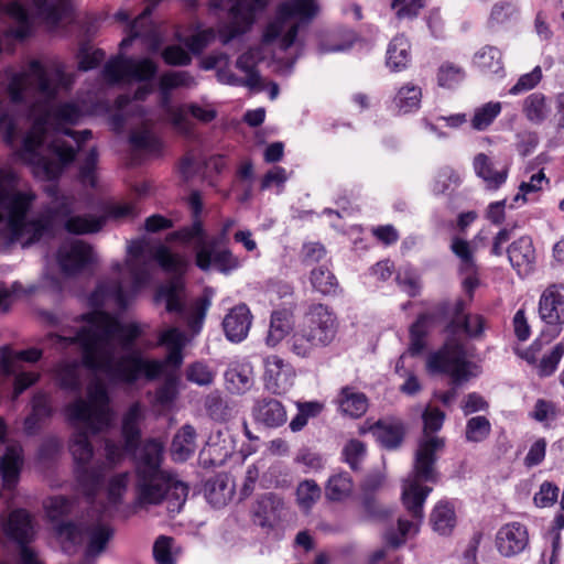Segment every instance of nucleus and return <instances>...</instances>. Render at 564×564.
<instances>
[{
	"mask_svg": "<svg viewBox=\"0 0 564 564\" xmlns=\"http://www.w3.org/2000/svg\"><path fill=\"white\" fill-rule=\"evenodd\" d=\"M140 335L138 324H121L110 314L95 311L82 316L75 326L63 327L61 333L47 336L55 349L78 352L84 362H61L56 368L58 384L79 394L89 379L86 398L77 395L65 406L66 420L74 429L68 448L75 478L88 497L100 488L106 474L123 458L122 447L111 440L105 441V459L95 456L89 437L111 425L113 412L105 383L93 372H102L110 381L123 383H133L142 375L148 379L156 378L164 362L145 359L134 349Z\"/></svg>",
	"mask_w": 564,
	"mask_h": 564,
	"instance_id": "nucleus-1",
	"label": "nucleus"
},
{
	"mask_svg": "<svg viewBox=\"0 0 564 564\" xmlns=\"http://www.w3.org/2000/svg\"><path fill=\"white\" fill-rule=\"evenodd\" d=\"M292 327L291 313L288 311H275L271 315V323L267 336V344L271 347L278 345Z\"/></svg>",
	"mask_w": 564,
	"mask_h": 564,
	"instance_id": "nucleus-45",
	"label": "nucleus"
},
{
	"mask_svg": "<svg viewBox=\"0 0 564 564\" xmlns=\"http://www.w3.org/2000/svg\"><path fill=\"white\" fill-rule=\"evenodd\" d=\"M354 490V484L348 473H338L329 477L325 496L330 501H343L347 499Z\"/></svg>",
	"mask_w": 564,
	"mask_h": 564,
	"instance_id": "nucleus-43",
	"label": "nucleus"
},
{
	"mask_svg": "<svg viewBox=\"0 0 564 564\" xmlns=\"http://www.w3.org/2000/svg\"><path fill=\"white\" fill-rule=\"evenodd\" d=\"M508 258L520 275H528L535 263V250L531 238L523 236L513 241L508 248Z\"/></svg>",
	"mask_w": 564,
	"mask_h": 564,
	"instance_id": "nucleus-25",
	"label": "nucleus"
},
{
	"mask_svg": "<svg viewBox=\"0 0 564 564\" xmlns=\"http://www.w3.org/2000/svg\"><path fill=\"white\" fill-rule=\"evenodd\" d=\"M129 482V473H120L110 478L108 484V499L111 503L121 501L123 495L127 492Z\"/></svg>",
	"mask_w": 564,
	"mask_h": 564,
	"instance_id": "nucleus-64",
	"label": "nucleus"
},
{
	"mask_svg": "<svg viewBox=\"0 0 564 564\" xmlns=\"http://www.w3.org/2000/svg\"><path fill=\"white\" fill-rule=\"evenodd\" d=\"M464 78L465 70L454 63L446 62L438 68L437 80L442 87L454 88L460 84Z\"/></svg>",
	"mask_w": 564,
	"mask_h": 564,
	"instance_id": "nucleus-53",
	"label": "nucleus"
},
{
	"mask_svg": "<svg viewBox=\"0 0 564 564\" xmlns=\"http://www.w3.org/2000/svg\"><path fill=\"white\" fill-rule=\"evenodd\" d=\"M130 143L135 150L151 154H156L161 150L159 139L145 123H142V126L132 130L130 134Z\"/></svg>",
	"mask_w": 564,
	"mask_h": 564,
	"instance_id": "nucleus-48",
	"label": "nucleus"
},
{
	"mask_svg": "<svg viewBox=\"0 0 564 564\" xmlns=\"http://www.w3.org/2000/svg\"><path fill=\"white\" fill-rule=\"evenodd\" d=\"M459 184V175L452 167H443L438 171L433 184L435 194H445Z\"/></svg>",
	"mask_w": 564,
	"mask_h": 564,
	"instance_id": "nucleus-59",
	"label": "nucleus"
},
{
	"mask_svg": "<svg viewBox=\"0 0 564 564\" xmlns=\"http://www.w3.org/2000/svg\"><path fill=\"white\" fill-rule=\"evenodd\" d=\"M313 288L322 294L328 295L336 292L337 280L328 268L322 265L311 272Z\"/></svg>",
	"mask_w": 564,
	"mask_h": 564,
	"instance_id": "nucleus-52",
	"label": "nucleus"
},
{
	"mask_svg": "<svg viewBox=\"0 0 564 564\" xmlns=\"http://www.w3.org/2000/svg\"><path fill=\"white\" fill-rule=\"evenodd\" d=\"M155 260L160 267L167 273L175 276L167 283L161 285L155 294V303L164 304L166 312L175 313L186 319L188 326L194 333H198L207 305L198 306L189 315L185 307V288L181 275L186 271L188 261L186 257L172 253L167 247L159 246L153 256L147 251V246L141 240L129 243L128 254L124 264L115 263L112 269L118 275H122L123 268L130 276L129 286L124 285L122 280H105L98 284L90 296V303L94 306H101L112 302L120 308H126L137 292L147 285L151 279L152 260Z\"/></svg>",
	"mask_w": 564,
	"mask_h": 564,
	"instance_id": "nucleus-4",
	"label": "nucleus"
},
{
	"mask_svg": "<svg viewBox=\"0 0 564 564\" xmlns=\"http://www.w3.org/2000/svg\"><path fill=\"white\" fill-rule=\"evenodd\" d=\"M523 113L533 123H542L550 113L546 97L541 93H533L523 100Z\"/></svg>",
	"mask_w": 564,
	"mask_h": 564,
	"instance_id": "nucleus-44",
	"label": "nucleus"
},
{
	"mask_svg": "<svg viewBox=\"0 0 564 564\" xmlns=\"http://www.w3.org/2000/svg\"><path fill=\"white\" fill-rule=\"evenodd\" d=\"M317 13L315 0H288L278 7L274 18L267 24L261 46L251 47L238 56L236 68L243 76H237L230 69L229 57L225 53L205 57L203 68L216 69L217 79L221 84L261 90L262 78L258 65L264 58L263 50L272 48L275 72L289 75L304 51V42L299 37V32Z\"/></svg>",
	"mask_w": 564,
	"mask_h": 564,
	"instance_id": "nucleus-3",
	"label": "nucleus"
},
{
	"mask_svg": "<svg viewBox=\"0 0 564 564\" xmlns=\"http://www.w3.org/2000/svg\"><path fill=\"white\" fill-rule=\"evenodd\" d=\"M299 326L304 329L317 345L328 346L337 333V319L334 313L323 304L310 307Z\"/></svg>",
	"mask_w": 564,
	"mask_h": 564,
	"instance_id": "nucleus-14",
	"label": "nucleus"
},
{
	"mask_svg": "<svg viewBox=\"0 0 564 564\" xmlns=\"http://www.w3.org/2000/svg\"><path fill=\"white\" fill-rule=\"evenodd\" d=\"M549 184V178L543 170L530 175L528 181H522L519 185V192L513 197V203H527L535 199V194L541 192Z\"/></svg>",
	"mask_w": 564,
	"mask_h": 564,
	"instance_id": "nucleus-47",
	"label": "nucleus"
},
{
	"mask_svg": "<svg viewBox=\"0 0 564 564\" xmlns=\"http://www.w3.org/2000/svg\"><path fill=\"white\" fill-rule=\"evenodd\" d=\"M0 525L7 538L19 545L28 544L34 536L32 518L24 509L0 514Z\"/></svg>",
	"mask_w": 564,
	"mask_h": 564,
	"instance_id": "nucleus-18",
	"label": "nucleus"
},
{
	"mask_svg": "<svg viewBox=\"0 0 564 564\" xmlns=\"http://www.w3.org/2000/svg\"><path fill=\"white\" fill-rule=\"evenodd\" d=\"M172 538L161 535L153 545V556L158 564H175Z\"/></svg>",
	"mask_w": 564,
	"mask_h": 564,
	"instance_id": "nucleus-62",
	"label": "nucleus"
},
{
	"mask_svg": "<svg viewBox=\"0 0 564 564\" xmlns=\"http://www.w3.org/2000/svg\"><path fill=\"white\" fill-rule=\"evenodd\" d=\"M152 9L145 8L144 11L128 26V36L124 37L120 46L128 47L135 39H141L151 52H156L163 41L159 26L151 21Z\"/></svg>",
	"mask_w": 564,
	"mask_h": 564,
	"instance_id": "nucleus-16",
	"label": "nucleus"
},
{
	"mask_svg": "<svg viewBox=\"0 0 564 564\" xmlns=\"http://www.w3.org/2000/svg\"><path fill=\"white\" fill-rule=\"evenodd\" d=\"M294 371L290 364L276 355L264 359V387L274 394H282L293 386Z\"/></svg>",
	"mask_w": 564,
	"mask_h": 564,
	"instance_id": "nucleus-17",
	"label": "nucleus"
},
{
	"mask_svg": "<svg viewBox=\"0 0 564 564\" xmlns=\"http://www.w3.org/2000/svg\"><path fill=\"white\" fill-rule=\"evenodd\" d=\"M465 302L457 300L454 305L444 303L437 308V314H423L410 328L411 355H419L425 346L424 336L431 323L437 317H448L446 326L447 339L442 349L432 354L426 362L432 373H447L455 384H460L478 377L481 373L479 364L469 359L468 349L456 339V335L464 332L469 337L481 335L485 319L480 315H466Z\"/></svg>",
	"mask_w": 564,
	"mask_h": 564,
	"instance_id": "nucleus-6",
	"label": "nucleus"
},
{
	"mask_svg": "<svg viewBox=\"0 0 564 564\" xmlns=\"http://www.w3.org/2000/svg\"><path fill=\"white\" fill-rule=\"evenodd\" d=\"M424 436L420 440L414 456L413 469L402 486V502L413 520H398L397 529L390 528L384 533L387 543L391 546L402 545L408 536L419 532L424 518V502L432 491L427 482L435 484L438 478L435 464L437 452L444 447V440L430 435L443 426L445 414L437 408L427 406L423 412Z\"/></svg>",
	"mask_w": 564,
	"mask_h": 564,
	"instance_id": "nucleus-7",
	"label": "nucleus"
},
{
	"mask_svg": "<svg viewBox=\"0 0 564 564\" xmlns=\"http://www.w3.org/2000/svg\"><path fill=\"white\" fill-rule=\"evenodd\" d=\"M139 209L133 202H111L104 208V216L100 217L104 223L106 219L124 221L135 218L139 215Z\"/></svg>",
	"mask_w": 564,
	"mask_h": 564,
	"instance_id": "nucleus-50",
	"label": "nucleus"
},
{
	"mask_svg": "<svg viewBox=\"0 0 564 564\" xmlns=\"http://www.w3.org/2000/svg\"><path fill=\"white\" fill-rule=\"evenodd\" d=\"M225 387L231 394L242 395L254 384V373L247 360H235L225 371Z\"/></svg>",
	"mask_w": 564,
	"mask_h": 564,
	"instance_id": "nucleus-21",
	"label": "nucleus"
},
{
	"mask_svg": "<svg viewBox=\"0 0 564 564\" xmlns=\"http://www.w3.org/2000/svg\"><path fill=\"white\" fill-rule=\"evenodd\" d=\"M156 72V64L149 58L133 59L118 56L106 63L102 76L110 84L132 79L145 82L153 78Z\"/></svg>",
	"mask_w": 564,
	"mask_h": 564,
	"instance_id": "nucleus-12",
	"label": "nucleus"
},
{
	"mask_svg": "<svg viewBox=\"0 0 564 564\" xmlns=\"http://www.w3.org/2000/svg\"><path fill=\"white\" fill-rule=\"evenodd\" d=\"M42 357V350L30 348L14 351L6 346L0 349V369L6 376H14L13 398L17 399L24 390L39 380V373L22 370V362H35Z\"/></svg>",
	"mask_w": 564,
	"mask_h": 564,
	"instance_id": "nucleus-11",
	"label": "nucleus"
},
{
	"mask_svg": "<svg viewBox=\"0 0 564 564\" xmlns=\"http://www.w3.org/2000/svg\"><path fill=\"white\" fill-rule=\"evenodd\" d=\"M196 449V432L193 426L184 425L175 434L171 453L172 457L176 462L187 460Z\"/></svg>",
	"mask_w": 564,
	"mask_h": 564,
	"instance_id": "nucleus-38",
	"label": "nucleus"
},
{
	"mask_svg": "<svg viewBox=\"0 0 564 564\" xmlns=\"http://www.w3.org/2000/svg\"><path fill=\"white\" fill-rule=\"evenodd\" d=\"M296 406L299 412L290 422V429L293 432L303 430L308 419L317 416L323 409V405L317 401L297 402Z\"/></svg>",
	"mask_w": 564,
	"mask_h": 564,
	"instance_id": "nucleus-51",
	"label": "nucleus"
},
{
	"mask_svg": "<svg viewBox=\"0 0 564 564\" xmlns=\"http://www.w3.org/2000/svg\"><path fill=\"white\" fill-rule=\"evenodd\" d=\"M163 444L158 440L147 441L135 456L137 508L147 509L166 501L170 513H178L188 496V486L169 470L161 467Z\"/></svg>",
	"mask_w": 564,
	"mask_h": 564,
	"instance_id": "nucleus-8",
	"label": "nucleus"
},
{
	"mask_svg": "<svg viewBox=\"0 0 564 564\" xmlns=\"http://www.w3.org/2000/svg\"><path fill=\"white\" fill-rule=\"evenodd\" d=\"M45 191L51 203L37 216L30 218L29 212L36 199L31 188L18 189V176L14 171L0 169V247L25 239L26 243L40 240L53 223L65 219V229L74 235L99 231L104 226L101 218L93 216H70L74 198L59 195L56 185H48Z\"/></svg>",
	"mask_w": 564,
	"mask_h": 564,
	"instance_id": "nucleus-5",
	"label": "nucleus"
},
{
	"mask_svg": "<svg viewBox=\"0 0 564 564\" xmlns=\"http://www.w3.org/2000/svg\"><path fill=\"white\" fill-rule=\"evenodd\" d=\"M431 523L440 534H449L456 524L454 508L448 502L440 501L431 513Z\"/></svg>",
	"mask_w": 564,
	"mask_h": 564,
	"instance_id": "nucleus-42",
	"label": "nucleus"
},
{
	"mask_svg": "<svg viewBox=\"0 0 564 564\" xmlns=\"http://www.w3.org/2000/svg\"><path fill=\"white\" fill-rule=\"evenodd\" d=\"M336 403L343 414L355 419L362 416L368 409L367 397L351 387L341 388Z\"/></svg>",
	"mask_w": 564,
	"mask_h": 564,
	"instance_id": "nucleus-33",
	"label": "nucleus"
},
{
	"mask_svg": "<svg viewBox=\"0 0 564 564\" xmlns=\"http://www.w3.org/2000/svg\"><path fill=\"white\" fill-rule=\"evenodd\" d=\"M33 17L51 26L57 25L68 14V0H28Z\"/></svg>",
	"mask_w": 564,
	"mask_h": 564,
	"instance_id": "nucleus-28",
	"label": "nucleus"
},
{
	"mask_svg": "<svg viewBox=\"0 0 564 564\" xmlns=\"http://www.w3.org/2000/svg\"><path fill=\"white\" fill-rule=\"evenodd\" d=\"M564 356V344H556L552 350L542 357L539 365L536 366L538 373L541 377L551 376L557 368L561 359Z\"/></svg>",
	"mask_w": 564,
	"mask_h": 564,
	"instance_id": "nucleus-57",
	"label": "nucleus"
},
{
	"mask_svg": "<svg viewBox=\"0 0 564 564\" xmlns=\"http://www.w3.org/2000/svg\"><path fill=\"white\" fill-rule=\"evenodd\" d=\"M159 341L169 351L164 362L173 367H180L183 362L182 351L187 341L185 334L176 327H170L161 333Z\"/></svg>",
	"mask_w": 564,
	"mask_h": 564,
	"instance_id": "nucleus-34",
	"label": "nucleus"
},
{
	"mask_svg": "<svg viewBox=\"0 0 564 564\" xmlns=\"http://www.w3.org/2000/svg\"><path fill=\"white\" fill-rule=\"evenodd\" d=\"M289 350L300 358H310L315 349L321 348L299 325L288 339Z\"/></svg>",
	"mask_w": 564,
	"mask_h": 564,
	"instance_id": "nucleus-49",
	"label": "nucleus"
},
{
	"mask_svg": "<svg viewBox=\"0 0 564 564\" xmlns=\"http://www.w3.org/2000/svg\"><path fill=\"white\" fill-rule=\"evenodd\" d=\"M502 105L499 101L486 102L474 110L470 126L476 131H485L501 113Z\"/></svg>",
	"mask_w": 564,
	"mask_h": 564,
	"instance_id": "nucleus-46",
	"label": "nucleus"
},
{
	"mask_svg": "<svg viewBox=\"0 0 564 564\" xmlns=\"http://www.w3.org/2000/svg\"><path fill=\"white\" fill-rule=\"evenodd\" d=\"M196 245L195 263L202 271L216 269L220 273L229 274L241 267L239 257L228 248H220L216 240L206 241L205 235L194 239Z\"/></svg>",
	"mask_w": 564,
	"mask_h": 564,
	"instance_id": "nucleus-13",
	"label": "nucleus"
},
{
	"mask_svg": "<svg viewBox=\"0 0 564 564\" xmlns=\"http://www.w3.org/2000/svg\"><path fill=\"white\" fill-rule=\"evenodd\" d=\"M6 13L11 20L9 34L17 39H23L31 33L32 17L18 1L11 2L6 8Z\"/></svg>",
	"mask_w": 564,
	"mask_h": 564,
	"instance_id": "nucleus-39",
	"label": "nucleus"
},
{
	"mask_svg": "<svg viewBox=\"0 0 564 564\" xmlns=\"http://www.w3.org/2000/svg\"><path fill=\"white\" fill-rule=\"evenodd\" d=\"M6 83L11 101L25 106L32 116V124L19 149L21 159L32 166L35 176L43 180L58 177L76 154V149L65 137L72 138L77 148L91 138L89 130L75 132L66 128L76 124L83 116L76 104L54 105L58 97L70 90L73 74L67 73L58 61L42 64L33 59L20 72H6Z\"/></svg>",
	"mask_w": 564,
	"mask_h": 564,
	"instance_id": "nucleus-2",
	"label": "nucleus"
},
{
	"mask_svg": "<svg viewBox=\"0 0 564 564\" xmlns=\"http://www.w3.org/2000/svg\"><path fill=\"white\" fill-rule=\"evenodd\" d=\"M490 422L485 416H474L467 421L465 436L468 442H481L490 433Z\"/></svg>",
	"mask_w": 564,
	"mask_h": 564,
	"instance_id": "nucleus-54",
	"label": "nucleus"
},
{
	"mask_svg": "<svg viewBox=\"0 0 564 564\" xmlns=\"http://www.w3.org/2000/svg\"><path fill=\"white\" fill-rule=\"evenodd\" d=\"M235 492L232 479L225 475H219L209 480L206 485V497L216 508L225 506L231 500Z\"/></svg>",
	"mask_w": 564,
	"mask_h": 564,
	"instance_id": "nucleus-37",
	"label": "nucleus"
},
{
	"mask_svg": "<svg viewBox=\"0 0 564 564\" xmlns=\"http://www.w3.org/2000/svg\"><path fill=\"white\" fill-rule=\"evenodd\" d=\"M473 63L485 75H503L505 69L502 62V53L496 46H482L475 53Z\"/></svg>",
	"mask_w": 564,
	"mask_h": 564,
	"instance_id": "nucleus-35",
	"label": "nucleus"
},
{
	"mask_svg": "<svg viewBox=\"0 0 564 564\" xmlns=\"http://www.w3.org/2000/svg\"><path fill=\"white\" fill-rule=\"evenodd\" d=\"M283 509L284 502L280 497L271 492L265 494L258 498L253 506V521L262 528H271L280 520Z\"/></svg>",
	"mask_w": 564,
	"mask_h": 564,
	"instance_id": "nucleus-23",
	"label": "nucleus"
},
{
	"mask_svg": "<svg viewBox=\"0 0 564 564\" xmlns=\"http://www.w3.org/2000/svg\"><path fill=\"white\" fill-rule=\"evenodd\" d=\"M9 100H11L9 98ZM12 106L23 110L24 115H9L3 113L0 116V132L3 134L4 141L14 145V143L22 135V130L24 126L32 124V116H30V110L23 105H17L10 101Z\"/></svg>",
	"mask_w": 564,
	"mask_h": 564,
	"instance_id": "nucleus-29",
	"label": "nucleus"
},
{
	"mask_svg": "<svg viewBox=\"0 0 564 564\" xmlns=\"http://www.w3.org/2000/svg\"><path fill=\"white\" fill-rule=\"evenodd\" d=\"M267 0H210V8L227 12V20L219 22L218 35L223 44L248 32Z\"/></svg>",
	"mask_w": 564,
	"mask_h": 564,
	"instance_id": "nucleus-10",
	"label": "nucleus"
},
{
	"mask_svg": "<svg viewBox=\"0 0 564 564\" xmlns=\"http://www.w3.org/2000/svg\"><path fill=\"white\" fill-rule=\"evenodd\" d=\"M474 169L477 176L481 177L486 186L491 189L500 187L507 180V167L496 169L492 161L484 153L474 159Z\"/></svg>",
	"mask_w": 564,
	"mask_h": 564,
	"instance_id": "nucleus-36",
	"label": "nucleus"
},
{
	"mask_svg": "<svg viewBox=\"0 0 564 564\" xmlns=\"http://www.w3.org/2000/svg\"><path fill=\"white\" fill-rule=\"evenodd\" d=\"M160 84L171 90L176 88H192L196 85L195 78L186 70L167 72L160 77Z\"/></svg>",
	"mask_w": 564,
	"mask_h": 564,
	"instance_id": "nucleus-56",
	"label": "nucleus"
},
{
	"mask_svg": "<svg viewBox=\"0 0 564 564\" xmlns=\"http://www.w3.org/2000/svg\"><path fill=\"white\" fill-rule=\"evenodd\" d=\"M144 419V409L135 402L130 405L122 419V436L126 443V451L132 452L137 448L140 440V423Z\"/></svg>",
	"mask_w": 564,
	"mask_h": 564,
	"instance_id": "nucleus-31",
	"label": "nucleus"
},
{
	"mask_svg": "<svg viewBox=\"0 0 564 564\" xmlns=\"http://www.w3.org/2000/svg\"><path fill=\"white\" fill-rule=\"evenodd\" d=\"M251 319L252 316L247 305L240 304L231 308L223 322L227 338L234 343L243 340L249 333Z\"/></svg>",
	"mask_w": 564,
	"mask_h": 564,
	"instance_id": "nucleus-24",
	"label": "nucleus"
},
{
	"mask_svg": "<svg viewBox=\"0 0 564 564\" xmlns=\"http://www.w3.org/2000/svg\"><path fill=\"white\" fill-rule=\"evenodd\" d=\"M422 99L421 87L406 83L397 91L392 105L399 113H410L419 110Z\"/></svg>",
	"mask_w": 564,
	"mask_h": 564,
	"instance_id": "nucleus-41",
	"label": "nucleus"
},
{
	"mask_svg": "<svg viewBox=\"0 0 564 564\" xmlns=\"http://www.w3.org/2000/svg\"><path fill=\"white\" fill-rule=\"evenodd\" d=\"M160 107L169 118L170 122L178 132L188 134L192 131V124L186 118L185 106H173L171 102V89L164 88L159 83Z\"/></svg>",
	"mask_w": 564,
	"mask_h": 564,
	"instance_id": "nucleus-32",
	"label": "nucleus"
},
{
	"mask_svg": "<svg viewBox=\"0 0 564 564\" xmlns=\"http://www.w3.org/2000/svg\"><path fill=\"white\" fill-rule=\"evenodd\" d=\"M371 432L377 441L386 448H397L403 440V426L400 422L379 421L372 427Z\"/></svg>",
	"mask_w": 564,
	"mask_h": 564,
	"instance_id": "nucleus-40",
	"label": "nucleus"
},
{
	"mask_svg": "<svg viewBox=\"0 0 564 564\" xmlns=\"http://www.w3.org/2000/svg\"><path fill=\"white\" fill-rule=\"evenodd\" d=\"M296 497L300 507L308 510L319 499L321 488L313 480H304L297 487Z\"/></svg>",
	"mask_w": 564,
	"mask_h": 564,
	"instance_id": "nucleus-55",
	"label": "nucleus"
},
{
	"mask_svg": "<svg viewBox=\"0 0 564 564\" xmlns=\"http://www.w3.org/2000/svg\"><path fill=\"white\" fill-rule=\"evenodd\" d=\"M188 205L193 214V224L174 231L167 236L169 241L181 240L184 243L193 242L205 235L199 215L203 210V202L198 192H193L188 197Z\"/></svg>",
	"mask_w": 564,
	"mask_h": 564,
	"instance_id": "nucleus-27",
	"label": "nucleus"
},
{
	"mask_svg": "<svg viewBox=\"0 0 564 564\" xmlns=\"http://www.w3.org/2000/svg\"><path fill=\"white\" fill-rule=\"evenodd\" d=\"M186 378L198 386H209L215 379V372L206 364L196 361L187 368Z\"/></svg>",
	"mask_w": 564,
	"mask_h": 564,
	"instance_id": "nucleus-63",
	"label": "nucleus"
},
{
	"mask_svg": "<svg viewBox=\"0 0 564 564\" xmlns=\"http://www.w3.org/2000/svg\"><path fill=\"white\" fill-rule=\"evenodd\" d=\"M23 463L21 445L18 443L9 444L0 456V475L4 488L12 489L15 487Z\"/></svg>",
	"mask_w": 564,
	"mask_h": 564,
	"instance_id": "nucleus-22",
	"label": "nucleus"
},
{
	"mask_svg": "<svg viewBox=\"0 0 564 564\" xmlns=\"http://www.w3.org/2000/svg\"><path fill=\"white\" fill-rule=\"evenodd\" d=\"M543 74L540 66H535L530 73L519 77L517 83L509 89L510 95H520L535 88L542 80Z\"/></svg>",
	"mask_w": 564,
	"mask_h": 564,
	"instance_id": "nucleus-60",
	"label": "nucleus"
},
{
	"mask_svg": "<svg viewBox=\"0 0 564 564\" xmlns=\"http://www.w3.org/2000/svg\"><path fill=\"white\" fill-rule=\"evenodd\" d=\"M94 259L93 249L79 239L64 241L57 251V262L64 273L73 274L82 271Z\"/></svg>",
	"mask_w": 564,
	"mask_h": 564,
	"instance_id": "nucleus-15",
	"label": "nucleus"
},
{
	"mask_svg": "<svg viewBox=\"0 0 564 564\" xmlns=\"http://www.w3.org/2000/svg\"><path fill=\"white\" fill-rule=\"evenodd\" d=\"M177 394V383L174 378H169L156 390L154 403L161 410H167L172 406Z\"/></svg>",
	"mask_w": 564,
	"mask_h": 564,
	"instance_id": "nucleus-61",
	"label": "nucleus"
},
{
	"mask_svg": "<svg viewBox=\"0 0 564 564\" xmlns=\"http://www.w3.org/2000/svg\"><path fill=\"white\" fill-rule=\"evenodd\" d=\"M411 44L404 35L394 36L386 53V65L391 72H401L411 63Z\"/></svg>",
	"mask_w": 564,
	"mask_h": 564,
	"instance_id": "nucleus-30",
	"label": "nucleus"
},
{
	"mask_svg": "<svg viewBox=\"0 0 564 564\" xmlns=\"http://www.w3.org/2000/svg\"><path fill=\"white\" fill-rule=\"evenodd\" d=\"M517 13L516 6L510 1L496 2L489 15L488 23L491 28L508 23Z\"/></svg>",
	"mask_w": 564,
	"mask_h": 564,
	"instance_id": "nucleus-58",
	"label": "nucleus"
},
{
	"mask_svg": "<svg viewBox=\"0 0 564 564\" xmlns=\"http://www.w3.org/2000/svg\"><path fill=\"white\" fill-rule=\"evenodd\" d=\"M527 528L519 522L503 525L497 533V547L503 556H513L521 553L528 545Z\"/></svg>",
	"mask_w": 564,
	"mask_h": 564,
	"instance_id": "nucleus-20",
	"label": "nucleus"
},
{
	"mask_svg": "<svg viewBox=\"0 0 564 564\" xmlns=\"http://www.w3.org/2000/svg\"><path fill=\"white\" fill-rule=\"evenodd\" d=\"M254 420L267 427H279L286 422V411L283 404L272 398L256 401L252 408Z\"/></svg>",
	"mask_w": 564,
	"mask_h": 564,
	"instance_id": "nucleus-26",
	"label": "nucleus"
},
{
	"mask_svg": "<svg viewBox=\"0 0 564 564\" xmlns=\"http://www.w3.org/2000/svg\"><path fill=\"white\" fill-rule=\"evenodd\" d=\"M539 314L549 325L564 324V284L549 285L540 296Z\"/></svg>",
	"mask_w": 564,
	"mask_h": 564,
	"instance_id": "nucleus-19",
	"label": "nucleus"
},
{
	"mask_svg": "<svg viewBox=\"0 0 564 564\" xmlns=\"http://www.w3.org/2000/svg\"><path fill=\"white\" fill-rule=\"evenodd\" d=\"M46 517L54 523V532L65 552L87 541V556L99 555L112 538L111 528L99 513L88 512L78 521L63 522L61 519L73 510V501L64 496H52L44 500Z\"/></svg>",
	"mask_w": 564,
	"mask_h": 564,
	"instance_id": "nucleus-9",
	"label": "nucleus"
}]
</instances>
